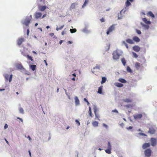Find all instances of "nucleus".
<instances>
[{
  "instance_id": "f257e3e1",
  "label": "nucleus",
  "mask_w": 157,
  "mask_h": 157,
  "mask_svg": "<svg viewBox=\"0 0 157 157\" xmlns=\"http://www.w3.org/2000/svg\"><path fill=\"white\" fill-rule=\"evenodd\" d=\"M32 18V15H30L29 17H27L24 21L23 24L26 26L28 25L30 21Z\"/></svg>"
},
{
  "instance_id": "f03ea898",
  "label": "nucleus",
  "mask_w": 157,
  "mask_h": 157,
  "mask_svg": "<svg viewBox=\"0 0 157 157\" xmlns=\"http://www.w3.org/2000/svg\"><path fill=\"white\" fill-rule=\"evenodd\" d=\"M115 29V25L113 24L107 30L106 34L109 35L110 33L112 32Z\"/></svg>"
},
{
  "instance_id": "7ed1b4c3",
  "label": "nucleus",
  "mask_w": 157,
  "mask_h": 157,
  "mask_svg": "<svg viewBox=\"0 0 157 157\" xmlns=\"http://www.w3.org/2000/svg\"><path fill=\"white\" fill-rule=\"evenodd\" d=\"M113 58L114 59H117L119 58L120 54L117 51L114 52L113 54Z\"/></svg>"
},
{
  "instance_id": "20e7f679",
  "label": "nucleus",
  "mask_w": 157,
  "mask_h": 157,
  "mask_svg": "<svg viewBox=\"0 0 157 157\" xmlns=\"http://www.w3.org/2000/svg\"><path fill=\"white\" fill-rule=\"evenodd\" d=\"M151 146H154L156 145L157 143L156 139L154 138H151Z\"/></svg>"
},
{
  "instance_id": "39448f33",
  "label": "nucleus",
  "mask_w": 157,
  "mask_h": 157,
  "mask_svg": "<svg viewBox=\"0 0 157 157\" xmlns=\"http://www.w3.org/2000/svg\"><path fill=\"white\" fill-rule=\"evenodd\" d=\"M151 151L150 149H147L144 151V154L147 157H149L151 155Z\"/></svg>"
},
{
  "instance_id": "423d86ee",
  "label": "nucleus",
  "mask_w": 157,
  "mask_h": 157,
  "mask_svg": "<svg viewBox=\"0 0 157 157\" xmlns=\"http://www.w3.org/2000/svg\"><path fill=\"white\" fill-rule=\"evenodd\" d=\"M4 76L6 81H8L9 80L10 82L12 81L13 77L12 75H11L9 76V75L6 74L4 75Z\"/></svg>"
},
{
  "instance_id": "0eeeda50",
  "label": "nucleus",
  "mask_w": 157,
  "mask_h": 157,
  "mask_svg": "<svg viewBox=\"0 0 157 157\" xmlns=\"http://www.w3.org/2000/svg\"><path fill=\"white\" fill-rule=\"evenodd\" d=\"M94 112L96 117V118H97L98 120L99 119V116L98 113H97V112L98 111V109L96 106H94Z\"/></svg>"
},
{
  "instance_id": "6e6552de",
  "label": "nucleus",
  "mask_w": 157,
  "mask_h": 157,
  "mask_svg": "<svg viewBox=\"0 0 157 157\" xmlns=\"http://www.w3.org/2000/svg\"><path fill=\"white\" fill-rule=\"evenodd\" d=\"M25 41L23 38H19L17 40V44L18 45L20 46L22 42Z\"/></svg>"
},
{
  "instance_id": "1a4fd4ad",
  "label": "nucleus",
  "mask_w": 157,
  "mask_h": 157,
  "mask_svg": "<svg viewBox=\"0 0 157 157\" xmlns=\"http://www.w3.org/2000/svg\"><path fill=\"white\" fill-rule=\"evenodd\" d=\"M142 115L141 114H136L133 115V117L135 119H140L142 117Z\"/></svg>"
},
{
  "instance_id": "9d476101",
  "label": "nucleus",
  "mask_w": 157,
  "mask_h": 157,
  "mask_svg": "<svg viewBox=\"0 0 157 157\" xmlns=\"http://www.w3.org/2000/svg\"><path fill=\"white\" fill-rule=\"evenodd\" d=\"M156 130L155 128L153 127H151L149 128L148 132L151 134H154Z\"/></svg>"
},
{
  "instance_id": "9b49d317",
  "label": "nucleus",
  "mask_w": 157,
  "mask_h": 157,
  "mask_svg": "<svg viewBox=\"0 0 157 157\" xmlns=\"http://www.w3.org/2000/svg\"><path fill=\"white\" fill-rule=\"evenodd\" d=\"M133 50L136 52H139L140 49V48L138 46H135L133 47Z\"/></svg>"
},
{
  "instance_id": "f8f14e48",
  "label": "nucleus",
  "mask_w": 157,
  "mask_h": 157,
  "mask_svg": "<svg viewBox=\"0 0 157 157\" xmlns=\"http://www.w3.org/2000/svg\"><path fill=\"white\" fill-rule=\"evenodd\" d=\"M147 16L148 17H150L152 18H153L155 17V16L154 14L152 13L151 11H149L146 14Z\"/></svg>"
},
{
  "instance_id": "ddd939ff",
  "label": "nucleus",
  "mask_w": 157,
  "mask_h": 157,
  "mask_svg": "<svg viewBox=\"0 0 157 157\" xmlns=\"http://www.w3.org/2000/svg\"><path fill=\"white\" fill-rule=\"evenodd\" d=\"M42 16V14L41 13L37 12L35 14V18L36 19H37L40 17Z\"/></svg>"
},
{
  "instance_id": "4468645a",
  "label": "nucleus",
  "mask_w": 157,
  "mask_h": 157,
  "mask_svg": "<svg viewBox=\"0 0 157 157\" xmlns=\"http://www.w3.org/2000/svg\"><path fill=\"white\" fill-rule=\"evenodd\" d=\"M150 144L149 143H145L142 146V148L143 149H145L147 147H149Z\"/></svg>"
},
{
  "instance_id": "2eb2a0df",
  "label": "nucleus",
  "mask_w": 157,
  "mask_h": 157,
  "mask_svg": "<svg viewBox=\"0 0 157 157\" xmlns=\"http://www.w3.org/2000/svg\"><path fill=\"white\" fill-rule=\"evenodd\" d=\"M123 101L124 102L128 103L132 102V100L130 98H128L124 99Z\"/></svg>"
},
{
  "instance_id": "dca6fc26",
  "label": "nucleus",
  "mask_w": 157,
  "mask_h": 157,
  "mask_svg": "<svg viewBox=\"0 0 157 157\" xmlns=\"http://www.w3.org/2000/svg\"><path fill=\"white\" fill-rule=\"evenodd\" d=\"M100 68V66L99 65L97 64L96 66L94 67L93 70H92V72L94 73L95 72V71H94V70L95 69H97L98 70H99Z\"/></svg>"
},
{
  "instance_id": "f3484780",
  "label": "nucleus",
  "mask_w": 157,
  "mask_h": 157,
  "mask_svg": "<svg viewBox=\"0 0 157 157\" xmlns=\"http://www.w3.org/2000/svg\"><path fill=\"white\" fill-rule=\"evenodd\" d=\"M133 40L137 42H139L140 40V39L137 36H135L133 37Z\"/></svg>"
},
{
  "instance_id": "a211bd4d",
  "label": "nucleus",
  "mask_w": 157,
  "mask_h": 157,
  "mask_svg": "<svg viewBox=\"0 0 157 157\" xmlns=\"http://www.w3.org/2000/svg\"><path fill=\"white\" fill-rule=\"evenodd\" d=\"M126 41L130 44H132L134 43L133 40L130 39H127L126 40Z\"/></svg>"
},
{
  "instance_id": "6ab92c4d",
  "label": "nucleus",
  "mask_w": 157,
  "mask_h": 157,
  "mask_svg": "<svg viewBox=\"0 0 157 157\" xmlns=\"http://www.w3.org/2000/svg\"><path fill=\"white\" fill-rule=\"evenodd\" d=\"M142 20L145 23L147 24H150L151 23L150 21H147L145 18H143L142 19Z\"/></svg>"
},
{
  "instance_id": "aec40b11",
  "label": "nucleus",
  "mask_w": 157,
  "mask_h": 157,
  "mask_svg": "<svg viewBox=\"0 0 157 157\" xmlns=\"http://www.w3.org/2000/svg\"><path fill=\"white\" fill-rule=\"evenodd\" d=\"M17 67L20 70H21L23 69V67L21 64H17L16 65Z\"/></svg>"
},
{
  "instance_id": "412c9836",
  "label": "nucleus",
  "mask_w": 157,
  "mask_h": 157,
  "mask_svg": "<svg viewBox=\"0 0 157 157\" xmlns=\"http://www.w3.org/2000/svg\"><path fill=\"white\" fill-rule=\"evenodd\" d=\"M46 9V6H40L39 7L40 10L41 11H44Z\"/></svg>"
},
{
  "instance_id": "4be33fe9",
  "label": "nucleus",
  "mask_w": 157,
  "mask_h": 157,
  "mask_svg": "<svg viewBox=\"0 0 157 157\" xmlns=\"http://www.w3.org/2000/svg\"><path fill=\"white\" fill-rule=\"evenodd\" d=\"M103 88V86H101L100 87H99L98 93L100 94H101L102 93V89Z\"/></svg>"
},
{
  "instance_id": "5701e85b",
  "label": "nucleus",
  "mask_w": 157,
  "mask_h": 157,
  "mask_svg": "<svg viewBox=\"0 0 157 157\" xmlns=\"http://www.w3.org/2000/svg\"><path fill=\"white\" fill-rule=\"evenodd\" d=\"M135 67L136 69H139L140 67V63H139L138 62L136 63L135 64Z\"/></svg>"
},
{
  "instance_id": "b1692460",
  "label": "nucleus",
  "mask_w": 157,
  "mask_h": 157,
  "mask_svg": "<svg viewBox=\"0 0 157 157\" xmlns=\"http://www.w3.org/2000/svg\"><path fill=\"white\" fill-rule=\"evenodd\" d=\"M75 103L76 105H78L79 104V101L77 97H75Z\"/></svg>"
},
{
  "instance_id": "393cba45",
  "label": "nucleus",
  "mask_w": 157,
  "mask_h": 157,
  "mask_svg": "<svg viewBox=\"0 0 157 157\" xmlns=\"http://www.w3.org/2000/svg\"><path fill=\"white\" fill-rule=\"evenodd\" d=\"M115 85L117 87H121L123 86V85L122 84L118 82L116 83Z\"/></svg>"
},
{
  "instance_id": "a878e982",
  "label": "nucleus",
  "mask_w": 157,
  "mask_h": 157,
  "mask_svg": "<svg viewBox=\"0 0 157 157\" xmlns=\"http://www.w3.org/2000/svg\"><path fill=\"white\" fill-rule=\"evenodd\" d=\"M119 81L122 83H126V81L125 79L122 78H120L119 79Z\"/></svg>"
},
{
  "instance_id": "bb28decb",
  "label": "nucleus",
  "mask_w": 157,
  "mask_h": 157,
  "mask_svg": "<svg viewBox=\"0 0 157 157\" xmlns=\"http://www.w3.org/2000/svg\"><path fill=\"white\" fill-rule=\"evenodd\" d=\"M30 68L33 71H34L36 69V65H31L30 66Z\"/></svg>"
},
{
  "instance_id": "cd10ccee",
  "label": "nucleus",
  "mask_w": 157,
  "mask_h": 157,
  "mask_svg": "<svg viewBox=\"0 0 157 157\" xmlns=\"http://www.w3.org/2000/svg\"><path fill=\"white\" fill-rule=\"evenodd\" d=\"M98 122L96 121H93L92 123V125L94 127H97L98 125Z\"/></svg>"
},
{
  "instance_id": "c85d7f7f",
  "label": "nucleus",
  "mask_w": 157,
  "mask_h": 157,
  "mask_svg": "<svg viewBox=\"0 0 157 157\" xmlns=\"http://www.w3.org/2000/svg\"><path fill=\"white\" fill-rule=\"evenodd\" d=\"M88 2L89 0H85V2L82 6V8H84L88 4Z\"/></svg>"
},
{
  "instance_id": "c756f323",
  "label": "nucleus",
  "mask_w": 157,
  "mask_h": 157,
  "mask_svg": "<svg viewBox=\"0 0 157 157\" xmlns=\"http://www.w3.org/2000/svg\"><path fill=\"white\" fill-rule=\"evenodd\" d=\"M131 5L130 1L129 0H127L126 3L125 5L126 7H128Z\"/></svg>"
},
{
  "instance_id": "7c9ffc66",
  "label": "nucleus",
  "mask_w": 157,
  "mask_h": 157,
  "mask_svg": "<svg viewBox=\"0 0 157 157\" xmlns=\"http://www.w3.org/2000/svg\"><path fill=\"white\" fill-rule=\"evenodd\" d=\"M106 80V78L105 77H103L102 78V80L101 82V84L105 83Z\"/></svg>"
},
{
  "instance_id": "2f4dec72",
  "label": "nucleus",
  "mask_w": 157,
  "mask_h": 157,
  "mask_svg": "<svg viewBox=\"0 0 157 157\" xmlns=\"http://www.w3.org/2000/svg\"><path fill=\"white\" fill-rule=\"evenodd\" d=\"M89 114L90 116L91 117H93L92 114L91 112V109L90 106L89 107Z\"/></svg>"
},
{
  "instance_id": "473e14b6",
  "label": "nucleus",
  "mask_w": 157,
  "mask_h": 157,
  "mask_svg": "<svg viewBox=\"0 0 157 157\" xmlns=\"http://www.w3.org/2000/svg\"><path fill=\"white\" fill-rule=\"evenodd\" d=\"M25 56L28 59L31 60V61H32L33 60L32 57L29 55H27L26 56Z\"/></svg>"
},
{
  "instance_id": "72a5a7b5",
  "label": "nucleus",
  "mask_w": 157,
  "mask_h": 157,
  "mask_svg": "<svg viewBox=\"0 0 157 157\" xmlns=\"http://www.w3.org/2000/svg\"><path fill=\"white\" fill-rule=\"evenodd\" d=\"M121 62L124 66H125L126 63V61L124 58L121 59Z\"/></svg>"
},
{
  "instance_id": "f704fd0d",
  "label": "nucleus",
  "mask_w": 157,
  "mask_h": 157,
  "mask_svg": "<svg viewBox=\"0 0 157 157\" xmlns=\"http://www.w3.org/2000/svg\"><path fill=\"white\" fill-rule=\"evenodd\" d=\"M64 25H62L60 27H57L56 28V30L58 31L59 30L62 29L63 28V27H64Z\"/></svg>"
},
{
  "instance_id": "c9c22d12",
  "label": "nucleus",
  "mask_w": 157,
  "mask_h": 157,
  "mask_svg": "<svg viewBox=\"0 0 157 157\" xmlns=\"http://www.w3.org/2000/svg\"><path fill=\"white\" fill-rule=\"evenodd\" d=\"M111 149H107L105 150V151L107 153L110 154L111 153Z\"/></svg>"
},
{
  "instance_id": "e433bc0d",
  "label": "nucleus",
  "mask_w": 157,
  "mask_h": 157,
  "mask_svg": "<svg viewBox=\"0 0 157 157\" xmlns=\"http://www.w3.org/2000/svg\"><path fill=\"white\" fill-rule=\"evenodd\" d=\"M71 33H73L76 32V29H71L70 30Z\"/></svg>"
},
{
  "instance_id": "4c0bfd02",
  "label": "nucleus",
  "mask_w": 157,
  "mask_h": 157,
  "mask_svg": "<svg viewBox=\"0 0 157 157\" xmlns=\"http://www.w3.org/2000/svg\"><path fill=\"white\" fill-rule=\"evenodd\" d=\"M122 43L125 45V46H126L127 48L128 49V45L126 43L125 41H122Z\"/></svg>"
},
{
  "instance_id": "58836bf2",
  "label": "nucleus",
  "mask_w": 157,
  "mask_h": 157,
  "mask_svg": "<svg viewBox=\"0 0 157 157\" xmlns=\"http://www.w3.org/2000/svg\"><path fill=\"white\" fill-rule=\"evenodd\" d=\"M107 149H111V147L109 142H108V143Z\"/></svg>"
},
{
  "instance_id": "ea45409f",
  "label": "nucleus",
  "mask_w": 157,
  "mask_h": 157,
  "mask_svg": "<svg viewBox=\"0 0 157 157\" xmlns=\"http://www.w3.org/2000/svg\"><path fill=\"white\" fill-rule=\"evenodd\" d=\"M19 111L20 113L23 114L24 113V110L22 108L20 107L19 108Z\"/></svg>"
},
{
  "instance_id": "a19ab883",
  "label": "nucleus",
  "mask_w": 157,
  "mask_h": 157,
  "mask_svg": "<svg viewBox=\"0 0 157 157\" xmlns=\"http://www.w3.org/2000/svg\"><path fill=\"white\" fill-rule=\"evenodd\" d=\"M76 5V4L75 3H73L71 6V8L72 9H74L75 8Z\"/></svg>"
},
{
  "instance_id": "79ce46f5",
  "label": "nucleus",
  "mask_w": 157,
  "mask_h": 157,
  "mask_svg": "<svg viewBox=\"0 0 157 157\" xmlns=\"http://www.w3.org/2000/svg\"><path fill=\"white\" fill-rule=\"evenodd\" d=\"M132 53L133 54V56L134 58H136L138 57V55L136 53H135L133 52H132Z\"/></svg>"
},
{
  "instance_id": "37998d69",
  "label": "nucleus",
  "mask_w": 157,
  "mask_h": 157,
  "mask_svg": "<svg viewBox=\"0 0 157 157\" xmlns=\"http://www.w3.org/2000/svg\"><path fill=\"white\" fill-rule=\"evenodd\" d=\"M127 70L129 72H131L132 71L130 68L128 66L127 67Z\"/></svg>"
},
{
  "instance_id": "c03bdc74",
  "label": "nucleus",
  "mask_w": 157,
  "mask_h": 157,
  "mask_svg": "<svg viewBox=\"0 0 157 157\" xmlns=\"http://www.w3.org/2000/svg\"><path fill=\"white\" fill-rule=\"evenodd\" d=\"M84 101H85L87 103V105H90V103L89 102V101H87V100L86 99V98H84Z\"/></svg>"
},
{
  "instance_id": "a18cd8bd",
  "label": "nucleus",
  "mask_w": 157,
  "mask_h": 157,
  "mask_svg": "<svg viewBox=\"0 0 157 157\" xmlns=\"http://www.w3.org/2000/svg\"><path fill=\"white\" fill-rule=\"evenodd\" d=\"M75 122L76 123L78 124V126H79L80 125V123L77 120H75Z\"/></svg>"
},
{
  "instance_id": "49530a36",
  "label": "nucleus",
  "mask_w": 157,
  "mask_h": 157,
  "mask_svg": "<svg viewBox=\"0 0 157 157\" xmlns=\"http://www.w3.org/2000/svg\"><path fill=\"white\" fill-rule=\"evenodd\" d=\"M136 33L139 34H141V32L140 30L137 29L136 30Z\"/></svg>"
},
{
  "instance_id": "de8ad7c7",
  "label": "nucleus",
  "mask_w": 157,
  "mask_h": 157,
  "mask_svg": "<svg viewBox=\"0 0 157 157\" xmlns=\"http://www.w3.org/2000/svg\"><path fill=\"white\" fill-rule=\"evenodd\" d=\"M100 20L101 22H104L105 21V19L103 17L100 19Z\"/></svg>"
},
{
  "instance_id": "09e8293b",
  "label": "nucleus",
  "mask_w": 157,
  "mask_h": 157,
  "mask_svg": "<svg viewBox=\"0 0 157 157\" xmlns=\"http://www.w3.org/2000/svg\"><path fill=\"white\" fill-rule=\"evenodd\" d=\"M112 112H115V113H118V111L116 109H115L114 110H113L112 111Z\"/></svg>"
},
{
  "instance_id": "8fccbe9b",
  "label": "nucleus",
  "mask_w": 157,
  "mask_h": 157,
  "mask_svg": "<svg viewBox=\"0 0 157 157\" xmlns=\"http://www.w3.org/2000/svg\"><path fill=\"white\" fill-rule=\"evenodd\" d=\"M147 29H148L149 28V26L148 25H143Z\"/></svg>"
},
{
  "instance_id": "3c124183",
  "label": "nucleus",
  "mask_w": 157,
  "mask_h": 157,
  "mask_svg": "<svg viewBox=\"0 0 157 157\" xmlns=\"http://www.w3.org/2000/svg\"><path fill=\"white\" fill-rule=\"evenodd\" d=\"M8 127V125L7 124H6L4 126V128L5 129H6Z\"/></svg>"
},
{
  "instance_id": "603ef678",
  "label": "nucleus",
  "mask_w": 157,
  "mask_h": 157,
  "mask_svg": "<svg viewBox=\"0 0 157 157\" xmlns=\"http://www.w3.org/2000/svg\"><path fill=\"white\" fill-rule=\"evenodd\" d=\"M66 33V32L65 31H63L61 33V34L62 35H64Z\"/></svg>"
},
{
  "instance_id": "864d4df0",
  "label": "nucleus",
  "mask_w": 157,
  "mask_h": 157,
  "mask_svg": "<svg viewBox=\"0 0 157 157\" xmlns=\"http://www.w3.org/2000/svg\"><path fill=\"white\" fill-rule=\"evenodd\" d=\"M140 134L141 135H142V136H147V135L145 134H144V133H140Z\"/></svg>"
},
{
  "instance_id": "5fc2aeb1",
  "label": "nucleus",
  "mask_w": 157,
  "mask_h": 157,
  "mask_svg": "<svg viewBox=\"0 0 157 157\" xmlns=\"http://www.w3.org/2000/svg\"><path fill=\"white\" fill-rule=\"evenodd\" d=\"M49 35L51 37H52L54 35V33H50L49 34Z\"/></svg>"
},
{
  "instance_id": "6e6d98bb",
  "label": "nucleus",
  "mask_w": 157,
  "mask_h": 157,
  "mask_svg": "<svg viewBox=\"0 0 157 157\" xmlns=\"http://www.w3.org/2000/svg\"><path fill=\"white\" fill-rule=\"evenodd\" d=\"M132 126H129L127 128V129L129 130L132 129Z\"/></svg>"
},
{
  "instance_id": "4d7b16f0",
  "label": "nucleus",
  "mask_w": 157,
  "mask_h": 157,
  "mask_svg": "<svg viewBox=\"0 0 157 157\" xmlns=\"http://www.w3.org/2000/svg\"><path fill=\"white\" fill-rule=\"evenodd\" d=\"M17 119H19V120H20L22 122L23 121L22 119H21V118H20L19 117H17Z\"/></svg>"
},
{
  "instance_id": "13d9d810",
  "label": "nucleus",
  "mask_w": 157,
  "mask_h": 157,
  "mask_svg": "<svg viewBox=\"0 0 157 157\" xmlns=\"http://www.w3.org/2000/svg\"><path fill=\"white\" fill-rule=\"evenodd\" d=\"M29 29H27V34L28 35H29Z\"/></svg>"
},
{
  "instance_id": "bf43d9fd",
  "label": "nucleus",
  "mask_w": 157,
  "mask_h": 157,
  "mask_svg": "<svg viewBox=\"0 0 157 157\" xmlns=\"http://www.w3.org/2000/svg\"><path fill=\"white\" fill-rule=\"evenodd\" d=\"M44 62H45L46 66H47L48 65V64L47 63L46 61V60H44Z\"/></svg>"
},
{
  "instance_id": "052dcab7",
  "label": "nucleus",
  "mask_w": 157,
  "mask_h": 157,
  "mask_svg": "<svg viewBox=\"0 0 157 157\" xmlns=\"http://www.w3.org/2000/svg\"><path fill=\"white\" fill-rule=\"evenodd\" d=\"M68 44H71L72 43V42L70 41H69L67 42Z\"/></svg>"
},
{
  "instance_id": "680f3d73",
  "label": "nucleus",
  "mask_w": 157,
  "mask_h": 157,
  "mask_svg": "<svg viewBox=\"0 0 157 157\" xmlns=\"http://www.w3.org/2000/svg\"><path fill=\"white\" fill-rule=\"evenodd\" d=\"M126 106L129 107H132V106L130 105H126Z\"/></svg>"
},
{
  "instance_id": "e2e57ef3",
  "label": "nucleus",
  "mask_w": 157,
  "mask_h": 157,
  "mask_svg": "<svg viewBox=\"0 0 157 157\" xmlns=\"http://www.w3.org/2000/svg\"><path fill=\"white\" fill-rule=\"evenodd\" d=\"M118 19H121L122 18V16H119V15H118Z\"/></svg>"
},
{
  "instance_id": "0e129e2a",
  "label": "nucleus",
  "mask_w": 157,
  "mask_h": 157,
  "mask_svg": "<svg viewBox=\"0 0 157 157\" xmlns=\"http://www.w3.org/2000/svg\"><path fill=\"white\" fill-rule=\"evenodd\" d=\"M28 138H29V140L30 141H31V137H30V136H28Z\"/></svg>"
},
{
  "instance_id": "69168bd1",
  "label": "nucleus",
  "mask_w": 157,
  "mask_h": 157,
  "mask_svg": "<svg viewBox=\"0 0 157 157\" xmlns=\"http://www.w3.org/2000/svg\"><path fill=\"white\" fill-rule=\"evenodd\" d=\"M103 125L105 127H107V125L105 124H103Z\"/></svg>"
},
{
  "instance_id": "338daca9",
  "label": "nucleus",
  "mask_w": 157,
  "mask_h": 157,
  "mask_svg": "<svg viewBox=\"0 0 157 157\" xmlns=\"http://www.w3.org/2000/svg\"><path fill=\"white\" fill-rule=\"evenodd\" d=\"M5 141H6V143L8 144H9V142H8V141H7V140H6L5 138Z\"/></svg>"
},
{
  "instance_id": "774afa93",
  "label": "nucleus",
  "mask_w": 157,
  "mask_h": 157,
  "mask_svg": "<svg viewBox=\"0 0 157 157\" xmlns=\"http://www.w3.org/2000/svg\"><path fill=\"white\" fill-rule=\"evenodd\" d=\"M63 42L62 40H60V41L59 42V44H61Z\"/></svg>"
}]
</instances>
